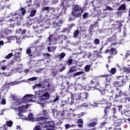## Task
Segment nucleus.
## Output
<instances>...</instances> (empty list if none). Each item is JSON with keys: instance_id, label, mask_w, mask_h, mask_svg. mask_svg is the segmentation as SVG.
<instances>
[{"instance_id": "nucleus-1", "label": "nucleus", "mask_w": 130, "mask_h": 130, "mask_svg": "<svg viewBox=\"0 0 130 130\" xmlns=\"http://www.w3.org/2000/svg\"><path fill=\"white\" fill-rule=\"evenodd\" d=\"M71 99L75 98L76 101H85L88 98V93L75 94L70 92Z\"/></svg>"}, {"instance_id": "nucleus-2", "label": "nucleus", "mask_w": 130, "mask_h": 130, "mask_svg": "<svg viewBox=\"0 0 130 130\" xmlns=\"http://www.w3.org/2000/svg\"><path fill=\"white\" fill-rule=\"evenodd\" d=\"M83 12L84 9H83V8L78 5H75L72 11V15L74 17L79 18V17H81L82 16V14H83Z\"/></svg>"}, {"instance_id": "nucleus-3", "label": "nucleus", "mask_w": 130, "mask_h": 130, "mask_svg": "<svg viewBox=\"0 0 130 130\" xmlns=\"http://www.w3.org/2000/svg\"><path fill=\"white\" fill-rule=\"evenodd\" d=\"M23 103H25L23 99L22 100L19 99L15 100L14 102L12 104L11 109H17V106H18V105H21V104H23Z\"/></svg>"}, {"instance_id": "nucleus-4", "label": "nucleus", "mask_w": 130, "mask_h": 130, "mask_svg": "<svg viewBox=\"0 0 130 130\" xmlns=\"http://www.w3.org/2000/svg\"><path fill=\"white\" fill-rule=\"evenodd\" d=\"M32 98L34 99L35 95L32 94H26L22 99L24 103H28V102H32Z\"/></svg>"}, {"instance_id": "nucleus-5", "label": "nucleus", "mask_w": 130, "mask_h": 130, "mask_svg": "<svg viewBox=\"0 0 130 130\" xmlns=\"http://www.w3.org/2000/svg\"><path fill=\"white\" fill-rule=\"evenodd\" d=\"M66 2L62 1L61 2V4L60 5V8L62 9V11L61 13H59V16H60V15H64L66 14V12H67V5H66Z\"/></svg>"}, {"instance_id": "nucleus-6", "label": "nucleus", "mask_w": 130, "mask_h": 130, "mask_svg": "<svg viewBox=\"0 0 130 130\" xmlns=\"http://www.w3.org/2000/svg\"><path fill=\"white\" fill-rule=\"evenodd\" d=\"M49 97H50V94L49 92H46L42 94L41 96H39V99L40 100H45V99H49Z\"/></svg>"}, {"instance_id": "nucleus-7", "label": "nucleus", "mask_w": 130, "mask_h": 130, "mask_svg": "<svg viewBox=\"0 0 130 130\" xmlns=\"http://www.w3.org/2000/svg\"><path fill=\"white\" fill-rule=\"evenodd\" d=\"M26 109H27L26 106H22L21 107H18L16 108V109H14V110H15V111H18L19 113H23L26 111Z\"/></svg>"}, {"instance_id": "nucleus-8", "label": "nucleus", "mask_w": 130, "mask_h": 130, "mask_svg": "<svg viewBox=\"0 0 130 130\" xmlns=\"http://www.w3.org/2000/svg\"><path fill=\"white\" fill-rule=\"evenodd\" d=\"M91 106L90 108L92 107V108H94V107H97V104H94V105H91L90 103H84L83 104H82L80 107H85V108H87V107H89Z\"/></svg>"}, {"instance_id": "nucleus-9", "label": "nucleus", "mask_w": 130, "mask_h": 130, "mask_svg": "<svg viewBox=\"0 0 130 130\" xmlns=\"http://www.w3.org/2000/svg\"><path fill=\"white\" fill-rule=\"evenodd\" d=\"M42 88L46 89V91H49L50 90V84L48 82H44L42 85Z\"/></svg>"}, {"instance_id": "nucleus-10", "label": "nucleus", "mask_w": 130, "mask_h": 130, "mask_svg": "<svg viewBox=\"0 0 130 130\" xmlns=\"http://www.w3.org/2000/svg\"><path fill=\"white\" fill-rule=\"evenodd\" d=\"M101 78H106V82L109 83L111 81V76L108 75H104L100 76Z\"/></svg>"}, {"instance_id": "nucleus-11", "label": "nucleus", "mask_w": 130, "mask_h": 130, "mask_svg": "<svg viewBox=\"0 0 130 130\" xmlns=\"http://www.w3.org/2000/svg\"><path fill=\"white\" fill-rule=\"evenodd\" d=\"M22 119H24V120H28L29 121H33V114L30 113L28 114V118L22 117Z\"/></svg>"}, {"instance_id": "nucleus-12", "label": "nucleus", "mask_w": 130, "mask_h": 130, "mask_svg": "<svg viewBox=\"0 0 130 130\" xmlns=\"http://www.w3.org/2000/svg\"><path fill=\"white\" fill-rule=\"evenodd\" d=\"M117 90L115 94V99H117L119 97H120L121 95V90L118 89V88H116Z\"/></svg>"}, {"instance_id": "nucleus-13", "label": "nucleus", "mask_w": 130, "mask_h": 130, "mask_svg": "<svg viewBox=\"0 0 130 130\" xmlns=\"http://www.w3.org/2000/svg\"><path fill=\"white\" fill-rule=\"evenodd\" d=\"M62 23H63L62 20H58V22H53V24L55 27H60Z\"/></svg>"}, {"instance_id": "nucleus-14", "label": "nucleus", "mask_w": 130, "mask_h": 130, "mask_svg": "<svg viewBox=\"0 0 130 130\" xmlns=\"http://www.w3.org/2000/svg\"><path fill=\"white\" fill-rule=\"evenodd\" d=\"M113 85L114 87H122L123 86V84H122V82H118V81H116L114 82Z\"/></svg>"}, {"instance_id": "nucleus-15", "label": "nucleus", "mask_w": 130, "mask_h": 130, "mask_svg": "<svg viewBox=\"0 0 130 130\" xmlns=\"http://www.w3.org/2000/svg\"><path fill=\"white\" fill-rule=\"evenodd\" d=\"M77 123H78V124L77 125V126H78L79 127H83V124L84 123L83 119H78V120L77 121Z\"/></svg>"}, {"instance_id": "nucleus-16", "label": "nucleus", "mask_w": 130, "mask_h": 130, "mask_svg": "<svg viewBox=\"0 0 130 130\" xmlns=\"http://www.w3.org/2000/svg\"><path fill=\"white\" fill-rule=\"evenodd\" d=\"M126 9V6L125 4H123L120 5V6L118 8V11H125Z\"/></svg>"}, {"instance_id": "nucleus-17", "label": "nucleus", "mask_w": 130, "mask_h": 130, "mask_svg": "<svg viewBox=\"0 0 130 130\" xmlns=\"http://www.w3.org/2000/svg\"><path fill=\"white\" fill-rule=\"evenodd\" d=\"M37 12V10H36V9H34V8L31 9V12L29 15V17H34Z\"/></svg>"}, {"instance_id": "nucleus-18", "label": "nucleus", "mask_w": 130, "mask_h": 130, "mask_svg": "<svg viewBox=\"0 0 130 130\" xmlns=\"http://www.w3.org/2000/svg\"><path fill=\"white\" fill-rule=\"evenodd\" d=\"M117 53V51H116V49H114L113 48H112L110 50V54L112 55H115Z\"/></svg>"}, {"instance_id": "nucleus-19", "label": "nucleus", "mask_w": 130, "mask_h": 130, "mask_svg": "<svg viewBox=\"0 0 130 130\" xmlns=\"http://www.w3.org/2000/svg\"><path fill=\"white\" fill-rule=\"evenodd\" d=\"M76 71H77V69H76V66H73L70 68L68 72V74H72V73H74V72H76Z\"/></svg>"}, {"instance_id": "nucleus-20", "label": "nucleus", "mask_w": 130, "mask_h": 130, "mask_svg": "<svg viewBox=\"0 0 130 130\" xmlns=\"http://www.w3.org/2000/svg\"><path fill=\"white\" fill-rule=\"evenodd\" d=\"M122 71L126 74H129L130 73V68L127 67H124L122 68Z\"/></svg>"}, {"instance_id": "nucleus-21", "label": "nucleus", "mask_w": 130, "mask_h": 130, "mask_svg": "<svg viewBox=\"0 0 130 130\" xmlns=\"http://www.w3.org/2000/svg\"><path fill=\"white\" fill-rule=\"evenodd\" d=\"M46 120V118L44 116H41V117H39L36 118V121H40L41 120Z\"/></svg>"}, {"instance_id": "nucleus-22", "label": "nucleus", "mask_w": 130, "mask_h": 130, "mask_svg": "<svg viewBox=\"0 0 130 130\" xmlns=\"http://www.w3.org/2000/svg\"><path fill=\"white\" fill-rule=\"evenodd\" d=\"M64 56H66V53L62 52L61 54H59L57 56V57L59 58V59L60 60H61V59H62L63 58V57H64Z\"/></svg>"}, {"instance_id": "nucleus-23", "label": "nucleus", "mask_w": 130, "mask_h": 130, "mask_svg": "<svg viewBox=\"0 0 130 130\" xmlns=\"http://www.w3.org/2000/svg\"><path fill=\"white\" fill-rule=\"evenodd\" d=\"M97 124V120H96L94 122H92L91 123H90L88 124L89 127H93V126H95Z\"/></svg>"}, {"instance_id": "nucleus-24", "label": "nucleus", "mask_w": 130, "mask_h": 130, "mask_svg": "<svg viewBox=\"0 0 130 130\" xmlns=\"http://www.w3.org/2000/svg\"><path fill=\"white\" fill-rule=\"evenodd\" d=\"M83 74H84V72H83V71H81V72H77L73 75V77L74 78H75V77H76L77 76H80V75H83Z\"/></svg>"}, {"instance_id": "nucleus-25", "label": "nucleus", "mask_w": 130, "mask_h": 130, "mask_svg": "<svg viewBox=\"0 0 130 130\" xmlns=\"http://www.w3.org/2000/svg\"><path fill=\"white\" fill-rule=\"evenodd\" d=\"M71 101L70 102V105H76V104L77 103H76V98H74L73 99H71Z\"/></svg>"}, {"instance_id": "nucleus-26", "label": "nucleus", "mask_w": 130, "mask_h": 130, "mask_svg": "<svg viewBox=\"0 0 130 130\" xmlns=\"http://www.w3.org/2000/svg\"><path fill=\"white\" fill-rule=\"evenodd\" d=\"M6 124H7V126L9 127L13 125V121L11 120L6 121Z\"/></svg>"}, {"instance_id": "nucleus-27", "label": "nucleus", "mask_w": 130, "mask_h": 130, "mask_svg": "<svg viewBox=\"0 0 130 130\" xmlns=\"http://www.w3.org/2000/svg\"><path fill=\"white\" fill-rule=\"evenodd\" d=\"M21 82L20 81H14L10 83L11 86H15V85H19Z\"/></svg>"}, {"instance_id": "nucleus-28", "label": "nucleus", "mask_w": 130, "mask_h": 130, "mask_svg": "<svg viewBox=\"0 0 130 130\" xmlns=\"http://www.w3.org/2000/svg\"><path fill=\"white\" fill-rule=\"evenodd\" d=\"M49 127H51L52 128H53L54 127V122L53 121H50L49 122Z\"/></svg>"}, {"instance_id": "nucleus-29", "label": "nucleus", "mask_w": 130, "mask_h": 130, "mask_svg": "<svg viewBox=\"0 0 130 130\" xmlns=\"http://www.w3.org/2000/svg\"><path fill=\"white\" fill-rule=\"evenodd\" d=\"M66 63L68 66H71L73 63V59H69L66 61Z\"/></svg>"}, {"instance_id": "nucleus-30", "label": "nucleus", "mask_w": 130, "mask_h": 130, "mask_svg": "<svg viewBox=\"0 0 130 130\" xmlns=\"http://www.w3.org/2000/svg\"><path fill=\"white\" fill-rule=\"evenodd\" d=\"M101 104H108V101H107V100H106V99H103L102 101L101 102Z\"/></svg>"}, {"instance_id": "nucleus-31", "label": "nucleus", "mask_w": 130, "mask_h": 130, "mask_svg": "<svg viewBox=\"0 0 130 130\" xmlns=\"http://www.w3.org/2000/svg\"><path fill=\"white\" fill-rule=\"evenodd\" d=\"M94 43L95 45H98L100 44V40H99V39H95L94 40Z\"/></svg>"}, {"instance_id": "nucleus-32", "label": "nucleus", "mask_w": 130, "mask_h": 130, "mask_svg": "<svg viewBox=\"0 0 130 130\" xmlns=\"http://www.w3.org/2000/svg\"><path fill=\"white\" fill-rule=\"evenodd\" d=\"M34 6H35L36 9H38V8H39L40 7L39 2H37L36 1L34 4Z\"/></svg>"}, {"instance_id": "nucleus-33", "label": "nucleus", "mask_w": 130, "mask_h": 130, "mask_svg": "<svg viewBox=\"0 0 130 130\" xmlns=\"http://www.w3.org/2000/svg\"><path fill=\"white\" fill-rule=\"evenodd\" d=\"M13 56V53H9L6 57V59H10Z\"/></svg>"}, {"instance_id": "nucleus-34", "label": "nucleus", "mask_w": 130, "mask_h": 130, "mask_svg": "<svg viewBox=\"0 0 130 130\" xmlns=\"http://www.w3.org/2000/svg\"><path fill=\"white\" fill-rule=\"evenodd\" d=\"M116 73V69L115 68H112L111 70V74L112 75H114Z\"/></svg>"}, {"instance_id": "nucleus-35", "label": "nucleus", "mask_w": 130, "mask_h": 130, "mask_svg": "<svg viewBox=\"0 0 130 130\" xmlns=\"http://www.w3.org/2000/svg\"><path fill=\"white\" fill-rule=\"evenodd\" d=\"M42 87V84L41 83L37 84L35 86H33L34 89H35V88Z\"/></svg>"}, {"instance_id": "nucleus-36", "label": "nucleus", "mask_w": 130, "mask_h": 130, "mask_svg": "<svg viewBox=\"0 0 130 130\" xmlns=\"http://www.w3.org/2000/svg\"><path fill=\"white\" fill-rule=\"evenodd\" d=\"M78 35H79V30H75V31L74 33V36L75 38H76V37H77Z\"/></svg>"}, {"instance_id": "nucleus-37", "label": "nucleus", "mask_w": 130, "mask_h": 130, "mask_svg": "<svg viewBox=\"0 0 130 130\" xmlns=\"http://www.w3.org/2000/svg\"><path fill=\"white\" fill-rule=\"evenodd\" d=\"M110 108V106L106 107V109H105V115L107 114V112H108V109Z\"/></svg>"}, {"instance_id": "nucleus-38", "label": "nucleus", "mask_w": 130, "mask_h": 130, "mask_svg": "<svg viewBox=\"0 0 130 130\" xmlns=\"http://www.w3.org/2000/svg\"><path fill=\"white\" fill-rule=\"evenodd\" d=\"M90 66L87 65L85 67V70L86 72H89L90 71Z\"/></svg>"}, {"instance_id": "nucleus-39", "label": "nucleus", "mask_w": 130, "mask_h": 130, "mask_svg": "<svg viewBox=\"0 0 130 130\" xmlns=\"http://www.w3.org/2000/svg\"><path fill=\"white\" fill-rule=\"evenodd\" d=\"M11 40H14V37L11 36L8 38V41L9 43H11Z\"/></svg>"}, {"instance_id": "nucleus-40", "label": "nucleus", "mask_w": 130, "mask_h": 130, "mask_svg": "<svg viewBox=\"0 0 130 130\" xmlns=\"http://www.w3.org/2000/svg\"><path fill=\"white\" fill-rule=\"evenodd\" d=\"M28 80V81H36V80H37V77H31L30 78H29Z\"/></svg>"}, {"instance_id": "nucleus-41", "label": "nucleus", "mask_w": 130, "mask_h": 130, "mask_svg": "<svg viewBox=\"0 0 130 130\" xmlns=\"http://www.w3.org/2000/svg\"><path fill=\"white\" fill-rule=\"evenodd\" d=\"M6 103H7V102L6 101V99H3L1 101V104H2L3 105H6Z\"/></svg>"}, {"instance_id": "nucleus-42", "label": "nucleus", "mask_w": 130, "mask_h": 130, "mask_svg": "<svg viewBox=\"0 0 130 130\" xmlns=\"http://www.w3.org/2000/svg\"><path fill=\"white\" fill-rule=\"evenodd\" d=\"M42 115H47V111L45 110H43V113H42Z\"/></svg>"}, {"instance_id": "nucleus-43", "label": "nucleus", "mask_w": 130, "mask_h": 130, "mask_svg": "<svg viewBox=\"0 0 130 130\" xmlns=\"http://www.w3.org/2000/svg\"><path fill=\"white\" fill-rule=\"evenodd\" d=\"M83 115H84V113L78 115L73 114V116H78V117H81V116H83Z\"/></svg>"}, {"instance_id": "nucleus-44", "label": "nucleus", "mask_w": 130, "mask_h": 130, "mask_svg": "<svg viewBox=\"0 0 130 130\" xmlns=\"http://www.w3.org/2000/svg\"><path fill=\"white\" fill-rule=\"evenodd\" d=\"M64 126H65V128H66V129H68L71 127V124H65Z\"/></svg>"}, {"instance_id": "nucleus-45", "label": "nucleus", "mask_w": 130, "mask_h": 130, "mask_svg": "<svg viewBox=\"0 0 130 130\" xmlns=\"http://www.w3.org/2000/svg\"><path fill=\"white\" fill-rule=\"evenodd\" d=\"M49 10H50V7H44L43 9V11H49Z\"/></svg>"}, {"instance_id": "nucleus-46", "label": "nucleus", "mask_w": 130, "mask_h": 130, "mask_svg": "<svg viewBox=\"0 0 130 130\" xmlns=\"http://www.w3.org/2000/svg\"><path fill=\"white\" fill-rule=\"evenodd\" d=\"M21 12H22V14L23 15H25V14H26V10L24 8H22L21 9Z\"/></svg>"}, {"instance_id": "nucleus-47", "label": "nucleus", "mask_w": 130, "mask_h": 130, "mask_svg": "<svg viewBox=\"0 0 130 130\" xmlns=\"http://www.w3.org/2000/svg\"><path fill=\"white\" fill-rule=\"evenodd\" d=\"M33 130H41V128H40V125H38L36 126Z\"/></svg>"}, {"instance_id": "nucleus-48", "label": "nucleus", "mask_w": 130, "mask_h": 130, "mask_svg": "<svg viewBox=\"0 0 130 130\" xmlns=\"http://www.w3.org/2000/svg\"><path fill=\"white\" fill-rule=\"evenodd\" d=\"M89 14H88V13H85L83 15V17L84 19H86V18H87V17H88Z\"/></svg>"}, {"instance_id": "nucleus-49", "label": "nucleus", "mask_w": 130, "mask_h": 130, "mask_svg": "<svg viewBox=\"0 0 130 130\" xmlns=\"http://www.w3.org/2000/svg\"><path fill=\"white\" fill-rule=\"evenodd\" d=\"M44 56H46L47 57H50V54L48 53H44L43 54Z\"/></svg>"}, {"instance_id": "nucleus-50", "label": "nucleus", "mask_w": 130, "mask_h": 130, "mask_svg": "<svg viewBox=\"0 0 130 130\" xmlns=\"http://www.w3.org/2000/svg\"><path fill=\"white\" fill-rule=\"evenodd\" d=\"M18 116H19V117H20V118H21L22 119H23L22 118V117H26L25 116H23V115L21 113H20V112H19V113H18Z\"/></svg>"}, {"instance_id": "nucleus-51", "label": "nucleus", "mask_w": 130, "mask_h": 130, "mask_svg": "<svg viewBox=\"0 0 130 130\" xmlns=\"http://www.w3.org/2000/svg\"><path fill=\"white\" fill-rule=\"evenodd\" d=\"M26 53L27 54H30V53H31V49H29V48L27 49L26 50Z\"/></svg>"}, {"instance_id": "nucleus-52", "label": "nucleus", "mask_w": 130, "mask_h": 130, "mask_svg": "<svg viewBox=\"0 0 130 130\" xmlns=\"http://www.w3.org/2000/svg\"><path fill=\"white\" fill-rule=\"evenodd\" d=\"M59 99V96H56V98L54 100L53 102H56V101H58Z\"/></svg>"}, {"instance_id": "nucleus-53", "label": "nucleus", "mask_w": 130, "mask_h": 130, "mask_svg": "<svg viewBox=\"0 0 130 130\" xmlns=\"http://www.w3.org/2000/svg\"><path fill=\"white\" fill-rule=\"evenodd\" d=\"M100 91L101 92L102 95H105V90L104 89L103 90H100Z\"/></svg>"}, {"instance_id": "nucleus-54", "label": "nucleus", "mask_w": 130, "mask_h": 130, "mask_svg": "<svg viewBox=\"0 0 130 130\" xmlns=\"http://www.w3.org/2000/svg\"><path fill=\"white\" fill-rule=\"evenodd\" d=\"M110 52V50L109 49L106 50L105 51V53H109Z\"/></svg>"}, {"instance_id": "nucleus-55", "label": "nucleus", "mask_w": 130, "mask_h": 130, "mask_svg": "<svg viewBox=\"0 0 130 130\" xmlns=\"http://www.w3.org/2000/svg\"><path fill=\"white\" fill-rule=\"evenodd\" d=\"M24 73H25V74H27L28 73H29V69H25L24 70Z\"/></svg>"}, {"instance_id": "nucleus-56", "label": "nucleus", "mask_w": 130, "mask_h": 130, "mask_svg": "<svg viewBox=\"0 0 130 130\" xmlns=\"http://www.w3.org/2000/svg\"><path fill=\"white\" fill-rule=\"evenodd\" d=\"M13 13H10V14L8 16H7V18H10V17H13Z\"/></svg>"}, {"instance_id": "nucleus-57", "label": "nucleus", "mask_w": 130, "mask_h": 130, "mask_svg": "<svg viewBox=\"0 0 130 130\" xmlns=\"http://www.w3.org/2000/svg\"><path fill=\"white\" fill-rule=\"evenodd\" d=\"M16 129L17 130H22V129H21V126H17Z\"/></svg>"}, {"instance_id": "nucleus-58", "label": "nucleus", "mask_w": 130, "mask_h": 130, "mask_svg": "<svg viewBox=\"0 0 130 130\" xmlns=\"http://www.w3.org/2000/svg\"><path fill=\"white\" fill-rule=\"evenodd\" d=\"M0 45H2V46L4 45V41H0Z\"/></svg>"}, {"instance_id": "nucleus-59", "label": "nucleus", "mask_w": 130, "mask_h": 130, "mask_svg": "<svg viewBox=\"0 0 130 130\" xmlns=\"http://www.w3.org/2000/svg\"><path fill=\"white\" fill-rule=\"evenodd\" d=\"M39 104H40V105H41V106L42 107H44V104L39 103Z\"/></svg>"}, {"instance_id": "nucleus-60", "label": "nucleus", "mask_w": 130, "mask_h": 130, "mask_svg": "<svg viewBox=\"0 0 130 130\" xmlns=\"http://www.w3.org/2000/svg\"><path fill=\"white\" fill-rule=\"evenodd\" d=\"M48 52H51V50H50V47H48Z\"/></svg>"}, {"instance_id": "nucleus-61", "label": "nucleus", "mask_w": 130, "mask_h": 130, "mask_svg": "<svg viewBox=\"0 0 130 130\" xmlns=\"http://www.w3.org/2000/svg\"><path fill=\"white\" fill-rule=\"evenodd\" d=\"M105 87V88H107L108 87H109V84H108V83H106Z\"/></svg>"}, {"instance_id": "nucleus-62", "label": "nucleus", "mask_w": 130, "mask_h": 130, "mask_svg": "<svg viewBox=\"0 0 130 130\" xmlns=\"http://www.w3.org/2000/svg\"><path fill=\"white\" fill-rule=\"evenodd\" d=\"M53 114L54 115V114H55V112H56V110L55 109H53Z\"/></svg>"}, {"instance_id": "nucleus-63", "label": "nucleus", "mask_w": 130, "mask_h": 130, "mask_svg": "<svg viewBox=\"0 0 130 130\" xmlns=\"http://www.w3.org/2000/svg\"><path fill=\"white\" fill-rule=\"evenodd\" d=\"M25 33H26V30L24 29L22 32L21 34H25Z\"/></svg>"}, {"instance_id": "nucleus-64", "label": "nucleus", "mask_w": 130, "mask_h": 130, "mask_svg": "<svg viewBox=\"0 0 130 130\" xmlns=\"http://www.w3.org/2000/svg\"><path fill=\"white\" fill-rule=\"evenodd\" d=\"M4 130H8V127L4 126L3 127Z\"/></svg>"}]
</instances>
